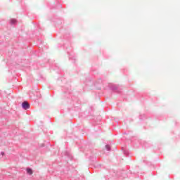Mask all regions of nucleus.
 <instances>
[{
  "label": "nucleus",
  "instance_id": "1",
  "mask_svg": "<svg viewBox=\"0 0 180 180\" xmlns=\"http://www.w3.org/2000/svg\"><path fill=\"white\" fill-rule=\"evenodd\" d=\"M22 108H24L25 110H27V109H29L30 108V105L29 104V103H27V101H24L22 103Z\"/></svg>",
  "mask_w": 180,
  "mask_h": 180
},
{
  "label": "nucleus",
  "instance_id": "2",
  "mask_svg": "<svg viewBox=\"0 0 180 180\" xmlns=\"http://www.w3.org/2000/svg\"><path fill=\"white\" fill-rule=\"evenodd\" d=\"M27 173L28 175H32L33 174V170L31 168H27Z\"/></svg>",
  "mask_w": 180,
  "mask_h": 180
},
{
  "label": "nucleus",
  "instance_id": "3",
  "mask_svg": "<svg viewBox=\"0 0 180 180\" xmlns=\"http://www.w3.org/2000/svg\"><path fill=\"white\" fill-rule=\"evenodd\" d=\"M11 25H16V20L15 19H11L10 20Z\"/></svg>",
  "mask_w": 180,
  "mask_h": 180
},
{
  "label": "nucleus",
  "instance_id": "4",
  "mask_svg": "<svg viewBox=\"0 0 180 180\" xmlns=\"http://www.w3.org/2000/svg\"><path fill=\"white\" fill-rule=\"evenodd\" d=\"M105 148H106L107 151H110V146L106 145Z\"/></svg>",
  "mask_w": 180,
  "mask_h": 180
},
{
  "label": "nucleus",
  "instance_id": "5",
  "mask_svg": "<svg viewBox=\"0 0 180 180\" xmlns=\"http://www.w3.org/2000/svg\"><path fill=\"white\" fill-rule=\"evenodd\" d=\"M1 155H5V153L1 152Z\"/></svg>",
  "mask_w": 180,
  "mask_h": 180
}]
</instances>
